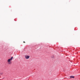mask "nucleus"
<instances>
[{"instance_id": "1", "label": "nucleus", "mask_w": 80, "mask_h": 80, "mask_svg": "<svg viewBox=\"0 0 80 80\" xmlns=\"http://www.w3.org/2000/svg\"><path fill=\"white\" fill-rule=\"evenodd\" d=\"M13 57H11L10 59H8L7 62L8 63V64H11L12 62L11 61H12V60H13Z\"/></svg>"}, {"instance_id": "2", "label": "nucleus", "mask_w": 80, "mask_h": 80, "mask_svg": "<svg viewBox=\"0 0 80 80\" xmlns=\"http://www.w3.org/2000/svg\"><path fill=\"white\" fill-rule=\"evenodd\" d=\"M25 57L26 59H29V58H30V56H28V55H25Z\"/></svg>"}, {"instance_id": "3", "label": "nucleus", "mask_w": 80, "mask_h": 80, "mask_svg": "<svg viewBox=\"0 0 80 80\" xmlns=\"http://www.w3.org/2000/svg\"><path fill=\"white\" fill-rule=\"evenodd\" d=\"M70 78H74V76H71L70 77Z\"/></svg>"}, {"instance_id": "4", "label": "nucleus", "mask_w": 80, "mask_h": 80, "mask_svg": "<svg viewBox=\"0 0 80 80\" xmlns=\"http://www.w3.org/2000/svg\"><path fill=\"white\" fill-rule=\"evenodd\" d=\"M3 74L2 73H0V75H2Z\"/></svg>"}, {"instance_id": "5", "label": "nucleus", "mask_w": 80, "mask_h": 80, "mask_svg": "<svg viewBox=\"0 0 80 80\" xmlns=\"http://www.w3.org/2000/svg\"><path fill=\"white\" fill-rule=\"evenodd\" d=\"M23 43H25V42L24 41L23 42Z\"/></svg>"}]
</instances>
